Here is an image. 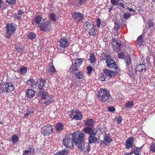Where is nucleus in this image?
<instances>
[{
	"mask_svg": "<svg viewBox=\"0 0 155 155\" xmlns=\"http://www.w3.org/2000/svg\"><path fill=\"white\" fill-rule=\"evenodd\" d=\"M96 25L97 28H99L100 27L101 21L100 18H97L96 20Z\"/></svg>",
	"mask_w": 155,
	"mask_h": 155,
	"instance_id": "obj_52",
	"label": "nucleus"
},
{
	"mask_svg": "<svg viewBox=\"0 0 155 155\" xmlns=\"http://www.w3.org/2000/svg\"><path fill=\"white\" fill-rule=\"evenodd\" d=\"M85 25L84 27V29L85 30H89L91 28V23L88 21H86Z\"/></svg>",
	"mask_w": 155,
	"mask_h": 155,
	"instance_id": "obj_44",
	"label": "nucleus"
},
{
	"mask_svg": "<svg viewBox=\"0 0 155 155\" xmlns=\"http://www.w3.org/2000/svg\"><path fill=\"white\" fill-rule=\"evenodd\" d=\"M116 6H117L118 7H120L122 8H125L124 4L123 3H118L117 4V5Z\"/></svg>",
	"mask_w": 155,
	"mask_h": 155,
	"instance_id": "obj_61",
	"label": "nucleus"
},
{
	"mask_svg": "<svg viewBox=\"0 0 155 155\" xmlns=\"http://www.w3.org/2000/svg\"><path fill=\"white\" fill-rule=\"evenodd\" d=\"M103 72L106 75L110 77H114L118 73V71H112L105 68L104 69Z\"/></svg>",
	"mask_w": 155,
	"mask_h": 155,
	"instance_id": "obj_13",
	"label": "nucleus"
},
{
	"mask_svg": "<svg viewBox=\"0 0 155 155\" xmlns=\"http://www.w3.org/2000/svg\"><path fill=\"white\" fill-rule=\"evenodd\" d=\"M68 150L66 149L58 151L54 155H68Z\"/></svg>",
	"mask_w": 155,
	"mask_h": 155,
	"instance_id": "obj_21",
	"label": "nucleus"
},
{
	"mask_svg": "<svg viewBox=\"0 0 155 155\" xmlns=\"http://www.w3.org/2000/svg\"><path fill=\"white\" fill-rule=\"evenodd\" d=\"M24 14V11L23 10L20 9L18 11V13L15 15V18L18 20L21 19L23 14Z\"/></svg>",
	"mask_w": 155,
	"mask_h": 155,
	"instance_id": "obj_22",
	"label": "nucleus"
},
{
	"mask_svg": "<svg viewBox=\"0 0 155 155\" xmlns=\"http://www.w3.org/2000/svg\"><path fill=\"white\" fill-rule=\"evenodd\" d=\"M84 132L87 134H88L90 135H96L97 134V131H95L94 130H92L91 128L87 127L84 128Z\"/></svg>",
	"mask_w": 155,
	"mask_h": 155,
	"instance_id": "obj_15",
	"label": "nucleus"
},
{
	"mask_svg": "<svg viewBox=\"0 0 155 155\" xmlns=\"http://www.w3.org/2000/svg\"><path fill=\"white\" fill-rule=\"evenodd\" d=\"M15 88L14 84L11 82H5L4 84H0V93H9L13 91Z\"/></svg>",
	"mask_w": 155,
	"mask_h": 155,
	"instance_id": "obj_2",
	"label": "nucleus"
},
{
	"mask_svg": "<svg viewBox=\"0 0 155 155\" xmlns=\"http://www.w3.org/2000/svg\"><path fill=\"white\" fill-rule=\"evenodd\" d=\"M114 24L115 25L114 29L116 31H117L119 28L122 25L120 21L115 22Z\"/></svg>",
	"mask_w": 155,
	"mask_h": 155,
	"instance_id": "obj_36",
	"label": "nucleus"
},
{
	"mask_svg": "<svg viewBox=\"0 0 155 155\" xmlns=\"http://www.w3.org/2000/svg\"><path fill=\"white\" fill-rule=\"evenodd\" d=\"M46 83V81L42 78H40L35 84L34 88L36 89H39L40 90H43Z\"/></svg>",
	"mask_w": 155,
	"mask_h": 155,
	"instance_id": "obj_9",
	"label": "nucleus"
},
{
	"mask_svg": "<svg viewBox=\"0 0 155 155\" xmlns=\"http://www.w3.org/2000/svg\"><path fill=\"white\" fill-rule=\"evenodd\" d=\"M106 78V76L103 74H101L98 78V79L100 81H104Z\"/></svg>",
	"mask_w": 155,
	"mask_h": 155,
	"instance_id": "obj_51",
	"label": "nucleus"
},
{
	"mask_svg": "<svg viewBox=\"0 0 155 155\" xmlns=\"http://www.w3.org/2000/svg\"><path fill=\"white\" fill-rule=\"evenodd\" d=\"M106 62L107 67L109 68H113L116 71H119V69L114 60L110 58L107 60Z\"/></svg>",
	"mask_w": 155,
	"mask_h": 155,
	"instance_id": "obj_10",
	"label": "nucleus"
},
{
	"mask_svg": "<svg viewBox=\"0 0 155 155\" xmlns=\"http://www.w3.org/2000/svg\"><path fill=\"white\" fill-rule=\"evenodd\" d=\"M27 68L26 67H23L20 69V73L22 74H24L26 73L27 72Z\"/></svg>",
	"mask_w": 155,
	"mask_h": 155,
	"instance_id": "obj_49",
	"label": "nucleus"
},
{
	"mask_svg": "<svg viewBox=\"0 0 155 155\" xmlns=\"http://www.w3.org/2000/svg\"><path fill=\"white\" fill-rule=\"evenodd\" d=\"M84 134L83 133H80L78 135L77 134L72 135L71 141V145H74V144L75 145H77L78 144L80 145L81 144V145H82V143L84 141Z\"/></svg>",
	"mask_w": 155,
	"mask_h": 155,
	"instance_id": "obj_3",
	"label": "nucleus"
},
{
	"mask_svg": "<svg viewBox=\"0 0 155 155\" xmlns=\"http://www.w3.org/2000/svg\"><path fill=\"white\" fill-rule=\"evenodd\" d=\"M49 16L50 20L53 21H56L57 20L56 15L53 12L49 14Z\"/></svg>",
	"mask_w": 155,
	"mask_h": 155,
	"instance_id": "obj_34",
	"label": "nucleus"
},
{
	"mask_svg": "<svg viewBox=\"0 0 155 155\" xmlns=\"http://www.w3.org/2000/svg\"><path fill=\"white\" fill-rule=\"evenodd\" d=\"M103 55L104 56V58H103V59L104 60H107V58H110V55L108 54H107L106 53H104Z\"/></svg>",
	"mask_w": 155,
	"mask_h": 155,
	"instance_id": "obj_59",
	"label": "nucleus"
},
{
	"mask_svg": "<svg viewBox=\"0 0 155 155\" xmlns=\"http://www.w3.org/2000/svg\"><path fill=\"white\" fill-rule=\"evenodd\" d=\"M30 153V154L31 153H31V151L30 150H25V151L24 153H23V154L25 155H28V154Z\"/></svg>",
	"mask_w": 155,
	"mask_h": 155,
	"instance_id": "obj_64",
	"label": "nucleus"
},
{
	"mask_svg": "<svg viewBox=\"0 0 155 155\" xmlns=\"http://www.w3.org/2000/svg\"><path fill=\"white\" fill-rule=\"evenodd\" d=\"M71 15L72 18L77 22H81L84 18V15L79 12H74Z\"/></svg>",
	"mask_w": 155,
	"mask_h": 155,
	"instance_id": "obj_11",
	"label": "nucleus"
},
{
	"mask_svg": "<svg viewBox=\"0 0 155 155\" xmlns=\"http://www.w3.org/2000/svg\"><path fill=\"white\" fill-rule=\"evenodd\" d=\"M77 112H78V110L73 109L69 115V117L71 118L74 119V117Z\"/></svg>",
	"mask_w": 155,
	"mask_h": 155,
	"instance_id": "obj_37",
	"label": "nucleus"
},
{
	"mask_svg": "<svg viewBox=\"0 0 155 155\" xmlns=\"http://www.w3.org/2000/svg\"><path fill=\"white\" fill-rule=\"evenodd\" d=\"M41 132L45 136L51 134L53 132L52 126L50 124H47L41 128Z\"/></svg>",
	"mask_w": 155,
	"mask_h": 155,
	"instance_id": "obj_5",
	"label": "nucleus"
},
{
	"mask_svg": "<svg viewBox=\"0 0 155 155\" xmlns=\"http://www.w3.org/2000/svg\"><path fill=\"white\" fill-rule=\"evenodd\" d=\"M11 140L12 142L15 143L18 140V138L16 135H13L12 137Z\"/></svg>",
	"mask_w": 155,
	"mask_h": 155,
	"instance_id": "obj_46",
	"label": "nucleus"
},
{
	"mask_svg": "<svg viewBox=\"0 0 155 155\" xmlns=\"http://www.w3.org/2000/svg\"><path fill=\"white\" fill-rule=\"evenodd\" d=\"M38 96L41 97V98L42 99L47 100L49 97L48 93L46 91H45V90L42 91H40L38 93Z\"/></svg>",
	"mask_w": 155,
	"mask_h": 155,
	"instance_id": "obj_14",
	"label": "nucleus"
},
{
	"mask_svg": "<svg viewBox=\"0 0 155 155\" xmlns=\"http://www.w3.org/2000/svg\"><path fill=\"white\" fill-rule=\"evenodd\" d=\"M122 120V117L120 116H119L118 117L116 118V120L118 122V124H120Z\"/></svg>",
	"mask_w": 155,
	"mask_h": 155,
	"instance_id": "obj_60",
	"label": "nucleus"
},
{
	"mask_svg": "<svg viewBox=\"0 0 155 155\" xmlns=\"http://www.w3.org/2000/svg\"><path fill=\"white\" fill-rule=\"evenodd\" d=\"M120 1H123V0H110V2L113 5H117Z\"/></svg>",
	"mask_w": 155,
	"mask_h": 155,
	"instance_id": "obj_53",
	"label": "nucleus"
},
{
	"mask_svg": "<svg viewBox=\"0 0 155 155\" xmlns=\"http://www.w3.org/2000/svg\"><path fill=\"white\" fill-rule=\"evenodd\" d=\"M112 141V140L109 138V135L108 134H106L104 137V140L102 141L101 144L104 143L106 145L110 143Z\"/></svg>",
	"mask_w": 155,
	"mask_h": 155,
	"instance_id": "obj_17",
	"label": "nucleus"
},
{
	"mask_svg": "<svg viewBox=\"0 0 155 155\" xmlns=\"http://www.w3.org/2000/svg\"><path fill=\"white\" fill-rule=\"evenodd\" d=\"M87 0H78L74 2V5L76 7H78L80 5H82L87 2Z\"/></svg>",
	"mask_w": 155,
	"mask_h": 155,
	"instance_id": "obj_20",
	"label": "nucleus"
},
{
	"mask_svg": "<svg viewBox=\"0 0 155 155\" xmlns=\"http://www.w3.org/2000/svg\"><path fill=\"white\" fill-rule=\"evenodd\" d=\"M134 141V138L133 137H130L127 140L125 143L126 145H133L132 143Z\"/></svg>",
	"mask_w": 155,
	"mask_h": 155,
	"instance_id": "obj_33",
	"label": "nucleus"
},
{
	"mask_svg": "<svg viewBox=\"0 0 155 155\" xmlns=\"http://www.w3.org/2000/svg\"><path fill=\"white\" fill-rule=\"evenodd\" d=\"M46 101L44 102V104L45 105H49L53 101L52 99V97L51 96L49 97L48 99L47 100H45Z\"/></svg>",
	"mask_w": 155,
	"mask_h": 155,
	"instance_id": "obj_40",
	"label": "nucleus"
},
{
	"mask_svg": "<svg viewBox=\"0 0 155 155\" xmlns=\"http://www.w3.org/2000/svg\"><path fill=\"white\" fill-rule=\"evenodd\" d=\"M117 39L115 38H112L111 44L114 51L116 52H119L121 49V44L120 41H117Z\"/></svg>",
	"mask_w": 155,
	"mask_h": 155,
	"instance_id": "obj_8",
	"label": "nucleus"
},
{
	"mask_svg": "<svg viewBox=\"0 0 155 155\" xmlns=\"http://www.w3.org/2000/svg\"><path fill=\"white\" fill-rule=\"evenodd\" d=\"M95 25H93L92 28H91L90 30L88 32V34L90 35H92L93 36H95L96 35L95 32V29L94 28H95Z\"/></svg>",
	"mask_w": 155,
	"mask_h": 155,
	"instance_id": "obj_28",
	"label": "nucleus"
},
{
	"mask_svg": "<svg viewBox=\"0 0 155 155\" xmlns=\"http://www.w3.org/2000/svg\"><path fill=\"white\" fill-rule=\"evenodd\" d=\"M125 105L127 108L130 109L134 106V102L132 101H128L126 103Z\"/></svg>",
	"mask_w": 155,
	"mask_h": 155,
	"instance_id": "obj_38",
	"label": "nucleus"
},
{
	"mask_svg": "<svg viewBox=\"0 0 155 155\" xmlns=\"http://www.w3.org/2000/svg\"><path fill=\"white\" fill-rule=\"evenodd\" d=\"M108 109V111L110 112H114L115 110V108L113 107H109Z\"/></svg>",
	"mask_w": 155,
	"mask_h": 155,
	"instance_id": "obj_58",
	"label": "nucleus"
},
{
	"mask_svg": "<svg viewBox=\"0 0 155 155\" xmlns=\"http://www.w3.org/2000/svg\"><path fill=\"white\" fill-rule=\"evenodd\" d=\"M97 96L98 99L101 101L110 103L113 100L109 91L106 89H101L97 93Z\"/></svg>",
	"mask_w": 155,
	"mask_h": 155,
	"instance_id": "obj_1",
	"label": "nucleus"
},
{
	"mask_svg": "<svg viewBox=\"0 0 155 155\" xmlns=\"http://www.w3.org/2000/svg\"><path fill=\"white\" fill-rule=\"evenodd\" d=\"M28 37L29 39L33 40L35 38L36 35L34 33L30 32L28 33Z\"/></svg>",
	"mask_w": 155,
	"mask_h": 155,
	"instance_id": "obj_47",
	"label": "nucleus"
},
{
	"mask_svg": "<svg viewBox=\"0 0 155 155\" xmlns=\"http://www.w3.org/2000/svg\"><path fill=\"white\" fill-rule=\"evenodd\" d=\"M143 39L142 35H140L138 37L137 41L139 46H141L142 45L143 42Z\"/></svg>",
	"mask_w": 155,
	"mask_h": 155,
	"instance_id": "obj_35",
	"label": "nucleus"
},
{
	"mask_svg": "<svg viewBox=\"0 0 155 155\" xmlns=\"http://www.w3.org/2000/svg\"><path fill=\"white\" fill-rule=\"evenodd\" d=\"M49 70L51 73H53L55 72L56 70L54 67L53 65L50 66L49 67Z\"/></svg>",
	"mask_w": 155,
	"mask_h": 155,
	"instance_id": "obj_50",
	"label": "nucleus"
},
{
	"mask_svg": "<svg viewBox=\"0 0 155 155\" xmlns=\"http://www.w3.org/2000/svg\"><path fill=\"white\" fill-rule=\"evenodd\" d=\"M24 47L22 46L18 45H15V50L18 52H22V50L23 49Z\"/></svg>",
	"mask_w": 155,
	"mask_h": 155,
	"instance_id": "obj_42",
	"label": "nucleus"
},
{
	"mask_svg": "<svg viewBox=\"0 0 155 155\" xmlns=\"http://www.w3.org/2000/svg\"><path fill=\"white\" fill-rule=\"evenodd\" d=\"M141 149L137 147H135L134 149V151L132 152L134 153H138L140 152Z\"/></svg>",
	"mask_w": 155,
	"mask_h": 155,
	"instance_id": "obj_56",
	"label": "nucleus"
},
{
	"mask_svg": "<svg viewBox=\"0 0 155 155\" xmlns=\"http://www.w3.org/2000/svg\"><path fill=\"white\" fill-rule=\"evenodd\" d=\"M76 114L74 117V119L76 120H81L82 119L83 116L81 111L78 110V112H77Z\"/></svg>",
	"mask_w": 155,
	"mask_h": 155,
	"instance_id": "obj_31",
	"label": "nucleus"
},
{
	"mask_svg": "<svg viewBox=\"0 0 155 155\" xmlns=\"http://www.w3.org/2000/svg\"><path fill=\"white\" fill-rule=\"evenodd\" d=\"M89 60L91 63H94L96 61V58L93 53H91L89 54Z\"/></svg>",
	"mask_w": 155,
	"mask_h": 155,
	"instance_id": "obj_29",
	"label": "nucleus"
},
{
	"mask_svg": "<svg viewBox=\"0 0 155 155\" xmlns=\"http://www.w3.org/2000/svg\"><path fill=\"white\" fill-rule=\"evenodd\" d=\"M117 56L119 58H124L125 57V54H124L122 52H121L120 54H118Z\"/></svg>",
	"mask_w": 155,
	"mask_h": 155,
	"instance_id": "obj_57",
	"label": "nucleus"
},
{
	"mask_svg": "<svg viewBox=\"0 0 155 155\" xmlns=\"http://www.w3.org/2000/svg\"><path fill=\"white\" fill-rule=\"evenodd\" d=\"M150 151L155 152V146H150Z\"/></svg>",
	"mask_w": 155,
	"mask_h": 155,
	"instance_id": "obj_62",
	"label": "nucleus"
},
{
	"mask_svg": "<svg viewBox=\"0 0 155 155\" xmlns=\"http://www.w3.org/2000/svg\"><path fill=\"white\" fill-rule=\"evenodd\" d=\"M84 60V59L83 58H77L75 62L76 66L77 67H79L82 64V61H83Z\"/></svg>",
	"mask_w": 155,
	"mask_h": 155,
	"instance_id": "obj_27",
	"label": "nucleus"
},
{
	"mask_svg": "<svg viewBox=\"0 0 155 155\" xmlns=\"http://www.w3.org/2000/svg\"><path fill=\"white\" fill-rule=\"evenodd\" d=\"M78 68L76 66V65L72 64L69 68V71L72 74H74L78 70Z\"/></svg>",
	"mask_w": 155,
	"mask_h": 155,
	"instance_id": "obj_24",
	"label": "nucleus"
},
{
	"mask_svg": "<svg viewBox=\"0 0 155 155\" xmlns=\"http://www.w3.org/2000/svg\"><path fill=\"white\" fill-rule=\"evenodd\" d=\"M146 70V67L145 64H140L137 65L135 69L136 73L137 72L140 73H144Z\"/></svg>",
	"mask_w": 155,
	"mask_h": 155,
	"instance_id": "obj_12",
	"label": "nucleus"
},
{
	"mask_svg": "<svg viewBox=\"0 0 155 155\" xmlns=\"http://www.w3.org/2000/svg\"><path fill=\"white\" fill-rule=\"evenodd\" d=\"M131 16V14L129 13H125L123 15V17L126 19H128V18L130 17Z\"/></svg>",
	"mask_w": 155,
	"mask_h": 155,
	"instance_id": "obj_54",
	"label": "nucleus"
},
{
	"mask_svg": "<svg viewBox=\"0 0 155 155\" xmlns=\"http://www.w3.org/2000/svg\"><path fill=\"white\" fill-rule=\"evenodd\" d=\"M78 149L83 151L84 153L87 154L90 150V146H78Z\"/></svg>",
	"mask_w": 155,
	"mask_h": 155,
	"instance_id": "obj_16",
	"label": "nucleus"
},
{
	"mask_svg": "<svg viewBox=\"0 0 155 155\" xmlns=\"http://www.w3.org/2000/svg\"><path fill=\"white\" fill-rule=\"evenodd\" d=\"M35 83L34 79L32 78H30L26 82L25 85L26 86H28L29 88H31L34 87Z\"/></svg>",
	"mask_w": 155,
	"mask_h": 155,
	"instance_id": "obj_18",
	"label": "nucleus"
},
{
	"mask_svg": "<svg viewBox=\"0 0 155 155\" xmlns=\"http://www.w3.org/2000/svg\"><path fill=\"white\" fill-rule=\"evenodd\" d=\"M71 139L68 137H65L63 140V144L64 145H70Z\"/></svg>",
	"mask_w": 155,
	"mask_h": 155,
	"instance_id": "obj_23",
	"label": "nucleus"
},
{
	"mask_svg": "<svg viewBox=\"0 0 155 155\" xmlns=\"http://www.w3.org/2000/svg\"><path fill=\"white\" fill-rule=\"evenodd\" d=\"M30 147H29V150L31 151V153H33L34 151V148L33 146H29Z\"/></svg>",
	"mask_w": 155,
	"mask_h": 155,
	"instance_id": "obj_63",
	"label": "nucleus"
},
{
	"mask_svg": "<svg viewBox=\"0 0 155 155\" xmlns=\"http://www.w3.org/2000/svg\"><path fill=\"white\" fill-rule=\"evenodd\" d=\"M26 112H27L24 114L25 118H27L29 115L32 114L33 110L31 108L28 107L27 108Z\"/></svg>",
	"mask_w": 155,
	"mask_h": 155,
	"instance_id": "obj_30",
	"label": "nucleus"
},
{
	"mask_svg": "<svg viewBox=\"0 0 155 155\" xmlns=\"http://www.w3.org/2000/svg\"><path fill=\"white\" fill-rule=\"evenodd\" d=\"M42 19V17L40 15H38L35 17V21L37 24H39L41 21Z\"/></svg>",
	"mask_w": 155,
	"mask_h": 155,
	"instance_id": "obj_45",
	"label": "nucleus"
},
{
	"mask_svg": "<svg viewBox=\"0 0 155 155\" xmlns=\"http://www.w3.org/2000/svg\"><path fill=\"white\" fill-rule=\"evenodd\" d=\"M6 38L8 39L10 38V36L16 31V28L12 23H8L6 25Z\"/></svg>",
	"mask_w": 155,
	"mask_h": 155,
	"instance_id": "obj_4",
	"label": "nucleus"
},
{
	"mask_svg": "<svg viewBox=\"0 0 155 155\" xmlns=\"http://www.w3.org/2000/svg\"><path fill=\"white\" fill-rule=\"evenodd\" d=\"M58 50H61L62 51V49H64L67 47L69 45L68 40L66 38L64 37L61 38L59 41Z\"/></svg>",
	"mask_w": 155,
	"mask_h": 155,
	"instance_id": "obj_7",
	"label": "nucleus"
},
{
	"mask_svg": "<svg viewBox=\"0 0 155 155\" xmlns=\"http://www.w3.org/2000/svg\"><path fill=\"white\" fill-rule=\"evenodd\" d=\"M26 95L29 98H32L35 95L34 91L31 89L27 90L26 91Z\"/></svg>",
	"mask_w": 155,
	"mask_h": 155,
	"instance_id": "obj_19",
	"label": "nucleus"
},
{
	"mask_svg": "<svg viewBox=\"0 0 155 155\" xmlns=\"http://www.w3.org/2000/svg\"><path fill=\"white\" fill-rule=\"evenodd\" d=\"M148 28L150 30H153L154 27V23L153 22V20L152 19H150L148 20Z\"/></svg>",
	"mask_w": 155,
	"mask_h": 155,
	"instance_id": "obj_25",
	"label": "nucleus"
},
{
	"mask_svg": "<svg viewBox=\"0 0 155 155\" xmlns=\"http://www.w3.org/2000/svg\"><path fill=\"white\" fill-rule=\"evenodd\" d=\"M77 78L79 79H81L83 76V73L82 71H79L78 73L76 72L74 74Z\"/></svg>",
	"mask_w": 155,
	"mask_h": 155,
	"instance_id": "obj_41",
	"label": "nucleus"
},
{
	"mask_svg": "<svg viewBox=\"0 0 155 155\" xmlns=\"http://www.w3.org/2000/svg\"><path fill=\"white\" fill-rule=\"evenodd\" d=\"M64 127L63 124L61 123H58L56 124L55 127L57 130L60 131L63 129Z\"/></svg>",
	"mask_w": 155,
	"mask_h": 155,
	"instance_id": "obj_26",
	"label": "nucleus"
},
{
	"mask_svg": "<svg viewBox=\"0 0 155 155\" xmlns=\"http://www.w3.org/2000/svg\"><path fill=\"white\" fill-rule=\"evenodd\" d=\"M126 64L127 67H128L129 65L131 64V61L130 57L127 56L125 59Z\"/></svg>",
	"mask_w": 155,
	"mask_h": 155,
	"instance_id": "obj_43",
	"label": "nucleus"
},
{
	"mask_svg": "<svg viewBox=\"0 0 155 155\" xmlns=\"http://www.w3.org/2000/svg\"><path fill=\"white\" fill-rule=\"evenodd\" d=\"M94 123V121L93 119H89L86 120L85 122V124L86 126H91L93 125Z\"/></svg>",
	"mask_w": 155,
	"mask_h": 155,
	"instance_id": "obj_32",
	"label": "nucleus"
},
{
	"mask_svg": "<svg viewBox=\"0 0 155 155\" xmlns=\"http://www.w3.org/2000/svg\"><path fill=\"white\" fill-rule=\"evenodd\" d=\"M86 69L87 71V74L88 75H90L92 73V72L93 69V68L92 67L89 66L87 67H86Z\"/></svg>",
	"mask_w": 155,
	"mask_h": 155,
	"instance_id": "obj_48",
	"label": "nucleus"
},
{
	"mask_svg": "<svg viewBox=\"0 0 155 155\" xmlns=\"http://www.w3.org/2000/svg\"><path fill=\"white\" fill-rule=\"evenodd\" d=\"M51 21H42L38 26L40 29L45 31H49L50 30Z\"/></svg>",
	"mask_w": 155,
	"mask_h": 155,
	"instance_id": "obj_6",
	"label": "nucleus"
},
{
	"mask_svg": "<svg viewBox=\"0 0 155 155\" xmlns=\"http://www.w3.org/2000/svg\"><path fill=\"white\" fill-rule=\"evenodd\" d=\"M6 2L9 4L13 5L15 4L16 2L15 0H6Z\"/></svg>",
	"mask_w": 155,
	"mask_h": 155,
	"instance_id": "obj_55",
	"label": "nucleus"
},
{
	"mask_svg": "<svg viewBox=\"0 0 155 155\" xmlns=\"http://www.w3.org/2000/svg\"><path fill=\"white\" fill-rule=\"evenodd\" d=\"M89 142L90 143H92L96 141H97V139L96 137L94 136L91 135L88 138Z\"/></svg>",
	"mask_w": 155,
	"mask_h": 155,
	"instance_id": "obj_39",
	"label": "nucleus"
}]
</instances>
